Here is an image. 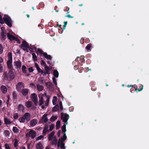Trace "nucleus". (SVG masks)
Segmentation results:
<instances>
[{
    "label": "nucleus",
    "mask_w": 149,
    "mask_h": 149,
    "mask_svg": "<svg viewBox=\"0 0 149 149\" xmlns=\"http://www.w3.org/2000/svg\"><path fill=\"white\" fill-rule=\"evenodd\" d=\"M39 100L38 104L39 106H41L42 109H44L45 107L48 105L49 101V97L47 96L46 93L44 94L40 93L39 96Z\"/></svg>",
    "instance_id": "f257e3e1"
},
{
    "label": "nucleus",
    "mask_w": 149,
    "mask_h": 149,
    "mask_svg": "<svg viewBox=\"0 0 149 149\" xmlns=\"http://www.w3.org/2000/svg\"><path fill=\"white\" fill-rule=\"evenodd\" d=\"M15 74L11 70L9 71L7 74L6 72H4L3 74V79L9 81L15 78Z\"/></svg>",
    "instance_id": "f03ea898"
},
{
    "label": "nucleus",
    "mask_w": 149,
    "mask_h": 149,
    "mask_svg": "<svg viewBox=\"0 0 149 149\" xmlns=\"http://www.w3.org/2000/svg\"><path fill=\"white\" fill-rule=\"evenodd\" d=\"M8 60L7 61L8 67L10 70L12 69V56L11 52H9L8 54Z\"/></svg>",
    "instance_id": "7ed1b4c3"
},
{
    "label": "nucleus",
    "mask_w": 149,
    "mask_h": 149,
    "mask_svg": "<svg viewBox=\"0 0 149 149\" xmlns=\"http://www.w3.org/2000/svg\"><path fill=\"white\" fill-rule=\"evenodd\" d=\"M21 45L23 49L27 52H28V50H31V49L30 48L29 45L26 41H23Z\"/></svg>",
    "instance_id": "20e7f679"
},
{
    "label": "nucleus",
    "mask_w": 149,
    "mask_h": 149,
    "mask_svg": "<svg viewBox=\"0 0 149 149\" xmlns=\"http://www.w3.org/2000/svg\"><path fill=\"white\" fill-rule=\"evenodd\" d=\"M3 19L5 23L9 26H12V21L10 18L7 15H5L3 18Z\"/></svg>",
    "instance_id": "39448f33"
},
{
    "label": "nucleus",
    "mask_w": 149,
    "mask_h": 149,
    "mask_svg": "<svg viewBox=\"0 0 149 149\" xmlns=\"http://www.w3.org/2000/svg\"><path fill=\"white\" fill-rule=\"evenodd\" d=\"M61 118L63 120V122H64L65 124H68L67 122L69 118V116L68 115L64 114L62 113L61 115Z\"/></svg>",
    "instance_id": "423d86ee"
},
{
    "label": "nucleus",
    "mask_w": 149,
    "mask_h": 149,
    "mask_svg": "<svg viewBox=\"0 0 149 149\" xmlns=\"http://www.w3.org/2000/svg\"><path fill=\"white\" fill-rule=\"evenodd\" d=\"M1 38L2 39L5 40L6 38V31L4 27H1Z\"/></svg>",
    "instance_id": "0eeeda50"
},
{
    "label": "nucleus",
    "mask_w": 149,
    "mask_h": 149,
    "mask_svg": "<svg viewBox=\"0 0 149 149\" xmlns=\"http://www.w3.org/2000/svg\"><path fill=\"white\" fill-rule=\"evenodd\" d=\"M14 65L18 70L20 69L21 66L22 65V63L21 62L19 61L14 62L13 63Z\"/></svg>",
    "instance_id": "6e6552de"
},
{
    "label": "nucleus",
    "mask_w": 149,
    "mask_h": 149,
    "mask_svg": "<svg viewBox=\"0 0 149 149\" xmlns=\"http://www.w3.org/2000/svg\"><path fill=\"white\" fill-rule=\"evenodd\" d=\"M31 98L36 106L38 103V97L36 94L35 93H33L31 94Z\"/></svg>",
    "instance_id": "1a4fd4ad"
},
{
    "label": "nucleus",
    "mask_w": 149,
    "mask_h": 149,
    "mask_svg": "<svg viewBox=\"0 0 149 149\" xmlns=\"http://www.w3.org/2000/svg\"><path fill=\"white\" fill-rule=\"evenodd\" d=\"M36 132L33 130H31L29 132V135L31 139H33L36 136Z\"/></svg>",
    "instance_id": "9d476101"
},
{
    "label": "nucleus",
    "mask_w": 149,
    "mask_h": 149,
    "mask_svg": "<svg viewBox=\"0 0 149 149\" xmlns=\"http://www.w3.org/2000/svg\"><path fill=\"white\" fill-rule=\"evenodd\" d=\"M47 114H45L42 117L41 119L40 120L39 122L40 123H45L47 122L48 120V119L47 117Z\"/></svg>",
    "instance_id": "9b49d317"
},
{
    "label": "nucleus",
    "mask_w": 149,
    "mask_h": 149,
    "mask_svg": "<svg viewBox=\"0 0 149 149\" xmlns=\"http://www.w3.org/2000/svg\"><path fill=\"white\" fill-rule=\"evenodd\" d=\"M24 117L25 120L28 121L31 118V115L29 113H26L23 115Z\"/></svg>",
    "instance_id": "f8f14e48"
},
{
    "label": "nucleus",
    "mask_w": 149,
    "mask_h": 149,
    "mask_svg": "<svg viewBox=\"0 0 149 149\" xmlns=\"http://www.w3.org/2000/svg\"><path fill=\"white\" fill-rule=\"evenodd\" d=\"M16 86L18 90L20 91L21 88L24 87V85L22 82H19L17 84Z\"/></svg>",
    "instance_id": "ddd939ff"
},
{
    "label": "nucleus",
    "mask_w": 149,
    "mask_h": 149,
    "mask_svg": "<svg viewBox=\"0 0 149 149\" xmlns=\"http://www.w3.org/2000/svg\"><path fill=\"white\" fill-rule=\"evenodd\" d=\"M38 120L36 119H34L31 120L30 122V125L31 127L34 126L37 123Z\"/></svg>",
    "instance_id": "4468645a"
},
{
    "label": "nucleus",
    "mask_w": 149,
    "mask_h": 149,
    "mask_svg": "<svg viewBox=\"0 0 149 149\" xmlns=\"http://www.w3.org/2000/svg\"><path fill=\"white\" fill-rule=\"evenodd\" d=\"M13 33L12 32L11 33H7V36L10 40H13L15 38V36H14L12 35Z\"/></svg>",
    "instance_id": "2eb2a0df"
},
{
    "label": "nucleus",
    "mask_w": 149,
    "mask_h": 149,
    "mask_svg": "<svg viewBox=\"0 0 149 149\" xmlns=\"http://www.w3.org/2000/svg\"><path fill=\"white\" fill-rule=\"evenodd\" d=\"M4 119V123L6 125H10L12 123V122L10 121L9 118L5 117Z\"/></svg>",
    "instance_id": "dca6fc26"
},
{
    "label": "nucleus",
    "mask_w": 149,
    "mask_h": 149,
    "mask_svg": "<svg viewBox=\"0 0 149 149\" xmlns=\"http://www.w3.org/2000/svg\"><path fill=\"white\" fill-rule=\"evenodd\" d=\"M54 134V132H51L49 135L48 136V139L49 141L52 140L53 138V136Z\"/></svg>",
    "instance_id": "f3484780"
},
{
    "label": "nucleus",
    "mask_w": 149,
    "mask_h": 149,
    "mask_svg": "<svg viewBox=\"0 0 149 149\" xmlns=\"http://www.w3.org/2000/svg\"><path fill=\"white\" fill-rule=\"evenodd\" d=\"M1 89L2 92L3 93H6L7 90L6 87L5 86L3 85H2L1 86Z\"/></svg>",
    "instance_id": "a211bd4d"
},
{
    "label": "nucleus",
    "mask_w": 149,
    "mask_h": 149,
    "mask_svg": "<svg viewBox=\"0 0 149 149\" xmlns=\"http://www.w3.org/2000/svg\"><path fill=\"white\" fill-rule=\"evenodd\" d=\"M29 91V90L28 89L24 88L22 90V93L23 95H26L28 94Z\"/></svg>",
    "instance_id": "6ab92c4d"
},
{
    "label": "nucleus",
    "mask_w": 149,
    "mask_h": 149,
    "mask_svg": "<svg viewBox=\"0 0 149 149\" xmlns=\"http://www.w3.org/2000/svg\"><path fill=\"white\" fill-rule=\"evenodd\" d=\"M37 149H42L43 147L42 143H37L36 145Z\"/></svg>",
    "instance_id": "aec40b11"
},
{
    "label": "nucleus",
    "mask_w": 149,
    "mask_h": 149,
    "mask_svg": "<svg viewBox=\"0 0 149 149\" xmlns=\"http://www.w3.org/2000/svg\"><path fill=\"white\" fill-rule=\"evenodd\" d=\"M48 126H47V125H45V127L43 129V131H42V134L43 135H45V134H46L47 131H48V132H49V131H48Z\"/></svg>",
    "instance_id": "412c9836"
},
{
    "label": "nucleus",
    "mask_w": 149,
    "mask_h": 149,
    "mask_svg": "<svg viewBox=\"0 0 149 149\" xmlns=\"http://www.w3.org/2000/svg\"><path fill=\"white\" fill-rule=\"evenodd\" d=\"M43 56L45 58L49 60H51L52 59L51 56L49 55H48L45 53H44L43 54Z\"/></svg>",
    "instance_id": "4be33fe9"
},
{
    "label": "nucleus",
    "mask_w": 149,
    "mask_h": 149,
    "mask_svg": "<svg viewBox=\"0 0 149 149\" xmlns=\"http://www.w3.org/2000/svg\"><path fill=\"white\" fill-rule=\"evenodd\" d=\"M32 104V102L30 101H28L26 102L25 105L28 107L30 108L31 107Z\"/></svg>",
    "instance_id": "5701e85b"
},
{
    "label": "nucleus",
    "mask_w": 149,
    "mask_h": 149,
    "mask_svg": "<svg viewBox=\"0 0 149 149\" xmlns=\"http://www.w3.org/2000/svg\"><path fill=\"white\" fill-rule=\"evenodd\" d=\"M18 109L20 111L23 112L24 109L23 106L21 104H19L18 107Z\"/></svg>",
    "instance_id": "b1692460"
},
{
    "label": "nucleus",
    "mask_w": 149,
    "mask_h": 149,
    "mask_svg": "<svg viewBox=\"0 0 149 149\" xmlns=\"http://www.w3.org/2000/svg\"><path fill=\"white\" fill-rule=\"evenodd\" d=\"M37 88L38 91H42L44 89L43 87L39 84L37 85Z\"/></svg>",
    "instance_id": "393cba45"
},
{
    "label": "nucleus",
    "mask_w": 149,
    "mask_h": 149,
    "mask_svg": "<svg viewBox=\"0 0 149 149\" xmlns=\"http://www.w3.org/2000/svg\"><path fill=\"white\" fill-rule=\"evenodd\" d=\"M45 70L46 72L48 74H49L50 73V70L49 68L47 65H46L45 67Z\"/></svg>",
    "instance_id": "a878e982"
},
{
    "label": "nucleus",
    "mask_w": 149,
    "mask_h": 149,
    "mask_svg": "<svg viewBox=\"0 0 149 149\" xmlns=\"http://www.w3.org/2000/svg\"><path fill=\"white\" fill-rule=\"evenodd\" d=\"M35 65L36 68L37 70L38 71V72L39 73H40L42 70H41V69L39 67L38 65L37 64V63H35Z\"/></svg>",
    "instance_id": "bb28decb"
},
{
    "label": "nucleus",
    "mask_w": 149,
    "mask_h": 149,
    "mask_svg": "<svg viewBox=\"0 0 149 149\" xmlns=\"http://www.w3.org/2000/svg\"><path fill=\"white\" fill-rule=\"evenodd\" d=\"M52 142V144L56 146L58 140L57 139L55 138L53 139Z\"/></svg>",
    "instance_id": "cd10ccee"
},
{
    "label": "nucleus",
    "mask_w": 149,
    "mask_h": 149,
    "mask_svg": "<svg viewBox=\"0 0 149 149\" xmlns=\"http://www.w3.org/2000/svg\"><path fill=\"white\" fill-rule=\"evenodd\" d=\"M68 124H64L62 127V131L63 132V134L65 133L66 131V125Z\"/></svg>",
    "instance_id": "c85d7f7f"
},
{
    "label": "nucleus",
    "mask_w": 149,
    "mask_h": 149,
    "mask_svg": "<svg viewBox=\"0 0 149 149\" xmlns=\"http://www.w3.org/2000/svg\"><path fill=\"white\" fill-rule=\"evenodd\" d=\"M53 74L56 77H58V72L57 70H54L53 71Z\"/></svg>",
    "instance_id": "c756f323"
},
{
    "label": "nucleus",
    "mask_w": 149,
    "mask_h": 149,
    "mask_svg": "<svg viewBox=\"0 0 149 149\" xmlns=\"http://www.w3.org/2000/svg\"><path fill=\"white\" fill-rule=\"evenodd\" d=\"M22 72L26 74V67L24 65H23L22 66Z\"/></svg>",
    "instance_id": "7c9ffc66"
},
{
    "label": "nucleus",
    "mask_w": 149,
    "mask_h": 149,
    "mask_svg": "<svg viewBox=\"0 0 149 149\" xmlns=\"http://www.w3.org/2000/svg\"><path fill=\"white\" fill-rule=\"evenodd\" d=\"M13 131L15 133H18L19 132V130L17 127H13Z\"/></svg>",
    "instance_id": "2f4dec72"
},
{
    "label": "nucleus",
    "mask_w": 149,
    "mask_h": 149,
    "mask_svg": "<svg viewBox=\"0 0 149 149\" xmlns=\"http://www.w3.org/2000/svg\"><path fill=\"white\" fill-rule=\"evenodd\" d=\"M67 139V136H66L65 133L63 134V136L60 139V141H62V142L64 141Z\"/></svg>",
    "instance_id": "473e14b6"
},
{
    "label": "nucleus",
    "mask_w": 149,
    "mask_h": 149,
    "mask_svg": "<svg viewBox=\"0 0 149 149\" xmlns=\"http://www.w3.org/2000/svg\"><path fill=\"white\" fill-rule=\"evenodd\" d=\"M19 120L20 123H24L25 121V119L23 116L20 117L19 119Z\"/></svg>",
    "instance_id": "72a5a7b5"
},
{
    "label": "nucleus",
    "mask_w": 149,
    "mask_h": 149,
    "mask_svg": "<svg viewBox=\"0 0 149 149\" xmlns=\"http://www.w3.org/2000/svg\"><path fill=\"white\" fill-rule=\"evenodd\" d=\"M4 134L6 136H8L10 134V132L9 130H5L4 131Z\"/></svg>",
    "instance_id": "f704fd0d"
},
{
    "label": "nucleus",
    "mask_w": 149,
    "mask_h": 149,
    "mask_svg": "<svg viewBox=\"0 0 149 149\" xmlns=\"http://www.w3.org/2000/svg\"><path fill=\"white\" fill-rule=\"evenodd\" d=\"M57 116H52L50 120L51 121L54 122L57 119Z\"/></svg>",
    "instance_id": "c9c22d12"
},
{
    "label": "nucleus",
    "mask_w": 149,
    "mask_h": 149,
    "mask_svg": "<svg viewBox=\"0 0 149 149\" xmlns=\"http://www.w3.org/2000/svg\"><path fill=\"white\" fill-rule=\"evenodd\" d=\"M60 121H58L56 123V128L57 129H59L60 125Z\"/></svg>",
    "instance_id": "e433bc0d"
},
{
    "label": "nucleus",
    "mask_w": 149,
    "mask_h": 149,
    "mask_svg": "<svg viewBox=\"0 0 149 149\" xmlns=\"http://www.w3.org/2000/svg\"><path fill=\"white\" fill-rule=\"evenodd\" d=\"M52 102L54 105H55L56 104L57 102V97H56L54 96L53 97Z\"/></svg>",
    "instance_id": "4c0bfd02"
},
{
    "label": "nucleus",
    "mask_w": 149,
    "mask_h": 149,
    "mask_svg": "<svg viewBox=\"0 0 149 149\" xmlns=\"http://www.w3.org/2000/svg\"><path fill=\"white\" fill-rule=\"evenodd\" d=\"M18 141L17 139H15L14 143V145L15 147H16L18 145Z\"/></svg>",
    "instance_id": "58836bf2"
},
{
    "label": "nucleus",
    "mask_w": 149,
    "mask_h": 149,
    "mask_svg": "<svg viewBox=\"0 0 149 149\" xmlns=\"http://www.w3.org/2000/svg\"><path fill=\"white\" fill-rule=\"evenodd\" d=\"M32 54L34 61H36L37 60V58L35 54L33 53Z\"/></svg>",
    "instance_id": "ea45409f"
},
{
    "label": "nucleus",
    "mask_w": 149,
    "mask_h": 149,
    "mask_svg": "<svg viewBox=\"0 0 149 149\" xmlns=\"http://www.w3.org/2000/svg\"><path fill=\"white\" fill-rule=\"evenodd\" d=\"M64 144L63 143V142L62 141H60V147L61 148L63 149H65V147H64Z\"/></svg>",
    "instance_id": "a19ab883"
},
{
    "label": "nucleus",
    "mask_w": 149,
    "mask_h": 149,
    "mask_svg": "<svg viewBox=\"0 0 149 149\" xmlns=\"http://www.w3.org/2000/svg\"><path fill=\"white\" fill-rule=\"evenodd\" d=\"M19 115L17 113H15L13 115V118L15 119H17L19 117Z\"/></svg>",
    "instance_id": "79ce46f5"
},
{
    "label": "nucleus",
    "mask_w": 149,
    "mask_h": 149,
    "mask_svg": "<svg viewBox=\"0 0 149 149\" xmlns=\"http://www.w3.org/2000/svg\"><path fill=\"white\" fill-rule=\"evenodd\" d=\"M59 108V106L58 105H56L53 108V111H57Z\"/></svg>",
    "instance_id": "37998d69"
},
{
    "label": "nucleus",
    "mask_w": 149,
    "mask_h": 149,
    "mask_svg": "<svg viewBox=\"0 0 149 149\" xmlns=\"http://www.w3.org/2000/svg\"><path fill=\"white\" fill-rule=\"evenodd\" d=\"M52 80L53 83L56 86L57 85V83L56 82V79L54 77H53L52 78Z\"/></svg>",
    "instance_id": "c03bdc74"
},
{
    "label": "nucleus",
    "mask_w": 149,
    "mask_h": 149,
    "mask_svg": "<svg viewBox=\"0 0 149 149\" xmlns=\"http://www.w3.org/2000/svg\"><path fill=\"white\" fill-rule=\"evenodd\" d=\"M3 51V48L2 45L0 44V54H2Z\"/></svg>",
    "instance_id": "a18cd8bd"
},
{
    "label": "nucleus",
    "mask_w": 149,
    "mask_h": 149,
    "mask_svg": "<svg viewBox=\"0 0 149 149\" xmlns=\"http://www.w3.org/2000/svg\"><path fill=\"white\" fill-rule=\"evenodd\" d=\"M43 137V136L41 135L38 137L36 138V140L38 141L42 139Z\"/></svg>",
    "instance_id": "49530a36"
},
{
    "label": "nucleus",
    "mask_w": 149,
    "mask_h": 149,
    "mask_svg": "<svg viewBox=\"0 0 149 149\" xmlns=\"http://www.w3.org/2000/svg\"><path fill=\"white\" fill-rule=\"evenodd\" d=\"M54 127V125H52L49 126V131H51L53 129Z\"/></svg>",
    "instance_id": "de8ad7c7"
},
{
    "label": "nucleus",
    "mask_w": 149,
    "mask_h": 149,
    "mask_svg": "<svg viewBox=\"0 0 149 149\" xmlns=\"http://www.w3.org/2000/svg\"><path fill=\"white\" fill-rule=\"evenodd\" d=\"M13 40H15L16 41H17L18 43H20V40H19L17 37H15V38H14Z\"/></svg>",
    "instance_id": "09e8293b"
},
{
    "label": "nucleus",
    "mask_w": 149,
    "mask_h": 149,
    "mask_svg": "<svg viewBox=\"0 0 149 149\" xmlns=\"http://www.w3.org/2000/svg\"><path fill=\"white\" fill-rule=\"evenodd\" d=\"M91 45L90 44H88L87 46L86 47V48L88 51L90 50V48L91 47Z\"/></svg>",
    "instance_id": "8fccbe9b"
},
{
    "label": "nucleus",
    "mask_w": 149,
    "mask_h": 149,
    "mask_svg": "<svg viewBox=\"0 0 149 149\" xmlns=\"http://www.w3.org/2000/svg\"><path fill=\"white\" fill-rule=\"evenodd\" d=\"M5 148L6 149H10V148L8 144H5Z\"/></svg>",
    "instance_id": "3c124183"
},
{
    "label": "nucleus",
    "mask_w": 149,
    "mask_h": 149,
    "mask_svg": "<svg viewBox=\"0 0 149 149\" xmlns=\"http://www.w3.org/2000/svg\"><path fill=\"white\" fill-rule=\"evenodd\" d=\"M37 51L38 52H39L41 54H43V51L40 49H37Z\"/></svg>",
    "instance_id": "603ef678"
},
{
    "label": "nucleus",
    "mask_w": 149,
    "mask_h": 149,
    "mask_svg": "<svg viewBox=\"0 0 149 149\" xmlns=\"http://www.w3.org/2000/svg\"><path fill=\"white\" fill-rule=\"evenodd\" d=\"M40 73H41V74L44 75H46V74H47L46 72H45V71H43L42 70V71H41L40 72Z\"/></svg>",
    "instance_id": "864d4df0"
},
{
    "label": "nucleus",
    "mask_w": 149,
    "mask_h": 149,
    "mask_svg": "<svg viewBox=\"0 0 149 149\" xmlns=\"http://www.w3.org/2000/svg\"><path fill=\"white\" fill-rule=\"evenodd\" d=\"M29 71V72H33V70L32 67L28 69Z\"/></svg>",
    "instance_id": "5fc2aeb1"
},
{
    "label": "nucleus",
    "mask_w": 149,
    "mask_h": 149,
    "mask_svg": "<svg viewBox=\"0 0 149 149\" xmlns=\"http://www.w3.org/2000/svg\"><path fill=\"white\" fill-rule=\"evenodd\" d=\"M59 104L60 106V109L61 110H62L63 109V107H62V103L61 102H60L59 103Z\"/></svg>",
    "instance_id": "6e6d98bb"
},
{
    "label": "nucleus",
    "mask_w": 149,
    "mask_h": 149,
    "mask_svg": "<svg viewBox=\"0 0 149 149\" xmlns=\"http://www.w3.org/2000/svg\"><path fill=\"white\" fill-rule=\"evenodd\" d=\"M3 66L1 64H0V72H2L3 70Z\"/></svg>",
    "instance_id": "4d7b16f0"
},
{
    "label": "nucleus",
    "mask_w": 149,
    "mask_h": 149,
    "mask_svg": "<svg viewBox=\"0 0 149 149\" xmlns=\"http://www.w3.org/2000/svg\"><path fill=\"white\" fill-rule=\"evenodd\" d=\"M60 146V139H59L57 145L58 147H59Z\"/></svg>",
    "instance_id": "13d9d810"
},
{
    "label": "nucleus",
    "mask_w": 149,
    "mask_h": 149,
    "mask_svg": "<svg viewBox=\"0 0 149 149\" xmlns=\"http://www.w3.org/2000/svg\"><path fill=\"white\" fill-rule=\"evenodd\" d=\"M41 63L42 65H44L45 66V65H47L46 64V63H45V62L43 61H41Z\"/></svg>",
    "instance_id": "bf43d9fd"
},
{
    "label": "nucleus",
    "mask_w": 149,
    "mask_h": 149,
    "mask_svg": "<svg viewBox=\"0 0 149 149\" xmlns=\"http://www.w3.org/2000/svg\"><path fill=\"white\" fill-rule=\"evenodd\" d=\"M7 98H8V100H7V101H6V103L7 104H8V103L9 100V95H7Z\"/></svg>",
    "instance_id": "052dcab7"
},
{
    "label": "nucleus",
    "mask_w": 149,
    "mask_h": 149,
    "mask_svg": "<svg viewBox=\"0 0 149 149\" xmlns=\"http://www.w3.org/2000/svg\"><path fill=\"white\" fill-rule=\"evenodd\" d=\"M66 17L70 18H73V17L70 16V15H68L66 16Z\"/></svg>",
    "instance_id": "680f3d73"
},
{
    "label": "nucleus",
    "mask_w": 149,
    "mask_h": 149,
    "mask_svg": "<svg viewBox=\"0 0 149 149\" xmlns=\"http://www.w3.org/2000/svg\"><path fill=\"white\" fill-rule=\"evenodd\" d=\"M30 86L31 87H33V86L35 87V85L31 83L30 84Z\"/></svg>",
    "instance_id": "e2e57ef3"
},
{
    "label": "nucleus",
    "mask_w": 149,
    "mask_h": 149,
    "mask_svg": "<svg viewBox=\"0 0 149 149\" xmlns=\"http://www.w3.org/2000/svg\"><path fill=\"white\" fill-rule=\"evenodd\" d=\"M3 58L0 57V63H1L3 62Z\"/></svg>",
    "instance_id": "0e129e2a"
},
{
    "label": "nucleus",
    "mask_w": 149,
    "mask_h": 149,
    "mask_svg": "<svg viewBox=\"0 0 149 149\" xmlns=\"http://www.w3.org/2000/svg\"><path fill=\"white\" fill-rule=\"evenodd\" d=\"M20 149H26L24 146H22L20 147Z\"/></svg>",
    "instance_id": "69168bd1"
},
{
    "label": "nucleus",
    "mask_w": 149,
    "mask_h": 149,
    "mask_svg": "<svg viewBox=\"0 0 149 149\" xmlns=\"http://www.w3.org/2000/svg\"><path fill=\"white\" fill-rule=\"evenodd\" d=\"M67 22H64V26L65 27L66 26V25H67Z\"/></svg>",
    "instance_id": "338daca9"
},
{
    "label": "nucleus",
    "mask_w": 149,
    "mask_h": 149,
    "mask_svg": "<svg viewBox=\"0 0 149 149\" xmlns=\"http://www.w3.org/2000/svg\"><path fill=\"white\" fill-rule=\"evenodd\" d=\"M50 147L49 146H47L46 147L45 149H49Z\"/></svg>",
    "instance_id": "774afa93"
}]
</instances>
